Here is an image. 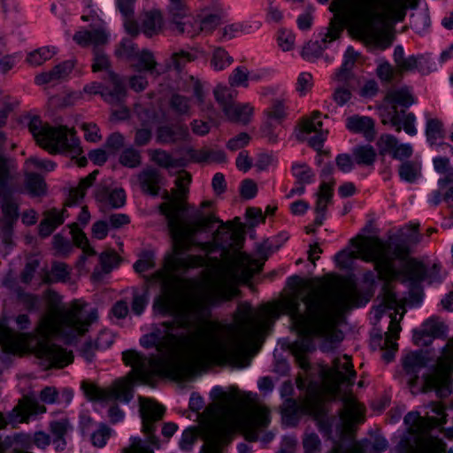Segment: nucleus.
Wrapping results in <instances>:
<instances>
[{
  "mask_svg": "<svg viewBox=\"0 0 453 453\" xmlns=\"http://www.w3.org/2000/svg\"><path fill=\"white\" fill-rule=\"evenodd\" d=\"M217 220L221 225L213 234L212 242L203 243L202 250L207 253L219 250L221 258L213 260L211 265V276L208 280L201 282L192 281L186 286L185 296H181L180 293V279L176 274L187 268L171 271L175 278L172 289L175 296L174 309L163 311L157 307L156 304L164 296L163 286L153 279L155 273L147 280L150 283H157L161 288V294L154 303L155 311L163 314L173 315L180 326L184 328L196 329L202 335L219 343L223 349H226L227 352H232L233 356H237L236 357L241 361L250 363V344L263 330L269 315L255 316L251 313V307L243 303L239 306V314L235 324L220 325L208 319V308L218 302L229 300L238 294L237 284L249 280L254 273L261 270L262 265L257 260L250 258L241 251L242 242L241 233L234 229L230 223H223L219 219ZM211 224L213 222L209 225V227ZM203 229L205 227L201 228V230ZM200 257L202 265L203 258Z\"/></svg>",
  "mask_w": 453,
  "mask_h": 453,
  "instance_id": "1",
  "label": "nucleus"
},
{
  "mask_svg": "<svg viewBox=\"0 0 453 453\" xmlns=\"http://www.w3.org/2000/svg\"><path fill=\"white\" fill-rule=\"evenodd\" d=\"M141 343L146 348L156 347L157 357L148 358L134 350L125 351L123 361L132 370L127 377L112 385L107 392L108 398L129 402L133 397V381L148 383L154 375L182 380L197 367L210 363H228L237 368L249 365L248 361H241L196 329L180 326L176 319L156 326L142 338Z\"/></svg>",
  "mask_w": 453,
  "mask_h": 453,
  "instance_id": "2",
  "label": "nucleus"
},
{
  "mask_svg": "<svg viewBox=\"0 0 453 453\" xmlns=\"http://www.w3.org/2000/svg\"><path fill=\"white\" fill-rule=\"evenodd\" d=\"M354 300L355 291L350 286L330 292L328 285L319 280H299L293 295L282 300L280 311L290 316L298 334L321 337L322 349L330 351L343 338L335 328L336 317Z\"/></svg>",
  "mask_w": 453,
  "mask_h": 453,
  "instance_id": "3",
  "label": "nucleus"
},
{
  "mask_svg": "<svg viewBox=\"0 0 453 453\" xmlns=\"http://www.w3.org/2000/svg\"><path fill=\"white\" fill-rule=\"evenodd\" d=\"M190 181V173L186 171L179 172L175 180L178 191L174 196L165 191L163 198L165 201L158 207L167 220L173 241V254L165 258L164 267L157 271L153 276V279L159 281L164 288V296L156 304L163 311L173 310L175 307V296L172 291L175 278L171 271L201 265L202 258L199 256L182 257L181 255L193 245L192 236L199 229L209 226L211 222L218 221L214 215H205L200 210L191 213L188 211L181 196L188 192L187 186Z\"/></svg>",
  "mask_w": 453,
  "mask_h": 453,
  "instance_id": "4",
  "label": "nucleus"
},
{
  "mask_svg": "<svg viewBox=\"0 0 453 453\" xmlns=\"http://www.w3.org/2000/svg\"><path fill=\"white\" fill-rule=\"evenodd\" d=\"M213 403L206 408L213 419L204 433L203 453H221L234 431H240L246 440L257 441L270 423L269 410L261 404L240 403L232 394L215 388Z\"/></svg>",
  "mask_w": 453,
  "mask_h": 453,
  "instance_id": "5",
  "label": "nucleus"
},
{
  "mask_svg": "<svg viewBox=\"0 0 453 453\" xmlns=\"http://www.w3.org/2000/svg\"><path fill=\"white\" fill-rule=\"evenodd\" d=\"M411 0H333L335 18L351 22L355 35L366 44L384 50L392 43L387 19H402Z\"/></svg>",
  "mask_w": 453,
  "mask_h": 453,
  "instance_id": "6",
  "label": "nucleus"
},
{
  "mask_svg": "<svg viewBox=\"0 0 453 453\" xmlns=\"http://www.w3.org/2000/svg\"><path fill=\"white\" fill-rule=\"evenodd\" d=\"M97 319L96 310L85 311L83 305L73 301L70 307L61 305V298L56 293L48 296V311L41 319L38 330L42 336L59 334L66 338L81 335Z\"/></svg>",
  "mask_w": 453,
  "mask_h": 453,
  "instance_id": "7",
  "label": "nucleus"
},
{
  "mask_svg": "<svg viewBox=\"0 0 453 453\" xmlns=\"http://www.w3.org/2000/svg\"><path fill=\"white\" fill-rule=\"evenodd\" d=\"M356 376L348 356L335 358L332 368L323 372L322 384L319 387L311 385L305 408L314 417L321 431L328 433V418L322 402L334 398L340 391L341 384L352 385Z\"/></svg>",
  "mask_w": 453,
  "mask_h": 453,
  "instance_id": "8",
  "label": "nucleus"
},
{
  "mask_svg": "<svg viewBox=\"0 0 453 453\" xmlns=\"http://www.w3.org/2000/svg\"><path fill=\"white\" fill-rule=\"evenodd\" d=\"M432 411L441 418H422L418 412H410L404 418L408 431L413 439H402L399 453H437L443 448L441 440L429 434L431 428L444 424V408L440 403H432Z\"/></svg>",
  "mask_w": 453,
  "mask_h": 453,
  "instance_id": "9",
  "label": "nucleus"
},
{
  "mask_svg": "<svg viewBox=\"0 0 453 453\" xmlns=\"http://www.w3.org/2000/svg\"><path fill=\"white\" fill-rule=\"evenodd\" d=\"M356 251L342 250L335 256V262L341 268H349L353 259L361 258L374 263L380 277H394L395 271L391 265L389 245L374 236H360L353 240Z\"/></svg>",
  "mask_w": 453,
  "mask_h": 453,
  "instance_id": "10",
  "label": "nucleus"
},
{
  "mask_svg": "<svg viewBox=\"0 0 453 453\" xmlns=\"http://www.w3.org/2000/svg\"><path fill=\"white\" fill-rule=\"evenodd\" d=\"M28 127L36 142L50 153H65L76 158L82 152L73 128L51 127L38 118L32 119Z\"/></svg>",
  "mask_w": 453,
  "mask_h": 453,
  "instance_id": "11",
  "label": "nucleus"
},
{
  "mask_svg": "<svg viewBox=\"0 0 453 453\" xmlns=\"http://www.w3.org/2000/svg\"><path fill=\"white\" fill-rule=\"evenodd\" d=\"M403 313L404 309L398 303L393 290L389 285H385L382 289L381 303L375 310V318L378 319L385 315L389 320V326L388 332L385 334L386 336L383 345L385 350L382 354L383 359L387 362L393 359L395 351L396 350L397 343L395 341L401 330L399 322Z\"/></svg>",
  "mask_w": 453,
  "mask_h": 453,
  "instance_id": "12",
  "label": "nucleus"
},
{
  "mask_svg": "<svg viewBox=\"0 0 453 453\" xmlns=\"http://www.w3.org/2000/svg\"><path fill=\"white\" fill-rule=\"evenodd\" d=\"M453 371V339H449L442 349L434 371L425 376L421 391L434 390L437 396L443 398L451 394Z\"/></svg>",
  "mask_w": 453,
  "mask_h": 453,
  "instance_id": "13",
  "label": "nucleus"
},
{
  "mask_svg": "<svg viewBox=\"0 0 453 453\" xmlns=\"http://www.w3.org/2000/svg\"><path fill=\"white\" fill-rule=\"evenodd\" d=\"M416 99L407 87L393 88L387 91L382 104L379 106L380 116L384 125L389 124L397 132L401 131L400 112L398 106L408 108Z\"/></svg>",
  "mask_w": 453,
  "mask_h": 453,
  "instance_id": "14",
  "label": "nucleus"
},
{
  "mask_svg": "<svg viewBox=\"0 0 453 453\" xmlns=\"http://www.w3.org/2000/svg\"><path fill=\"white\" fill-rule=\"evenodd\" d=\"M391 265L395 271L394 277H380L383 280H390L398 278L400 275L405 280L416 283L423 280L426 275V269L422 262L415 258H407L408 249L403 245H396L391 252Z\"/></svg>",
  "mask_w": 453,
  "mask_h": 453,
  "instance_id": "15",
  "label": "nucleus"
},
{
  "mask_svg": "<svg viewBox=\"0 0 453 453\" xmlns=\"http://www.w3.org/2000/svg\"><path fill=\"white\" fill-rule=\"evenodd\" d=\"M139 401L142 430L148 435L149 442L158 448L157 440L153 435V432L155 430V423L162 418L165 409L150 399L140 397Z\"/></svg>",
  "mask_w": 453,
  "mask_h": 453,
  "instance_id": "16",
  "label": "nucleus"
},
{
  "mask_svg": "<svg viewBox=\"0 0 453 453\" xmlns=\"http://www.w3.org/2000/svg\"><path fill=\"white\" fill-rule=\"evenodd\" d=\"M321 113L314 111L310 118L304 119L302 123L303 139L316 150H320L326 137L327 131L322 128Z\"/></svg>",
  "mask_w": 453,
  "mask_h": 453,
  "instance_id": "17",
  "label": "nucleus"
},
{
  "mask_svg": "<svg viewBox=\"0 0 453 453\" xmlns=\"http://www.w3.org/2000/svg\"><path fill=\"white\" fill-rule=\"evenodd\" d=\"M36 356L45 360L50 367L62 368L73 362V354L61 347L48 342H40L36 348Z\"/></svg>",
  "mask_w": 453,
  "mask_h": 453,
  "instance_id": "18",
  "label": "nucleus"
},
{
  "mask_svg": "<svg viewBox=\"0 0 453 453\" xmlns=\"http://www.w3.org/2000/svg\"><path fill=\"white\" fill-rule=\"evenodd\" d=\"M30 336L26 334L16 333L0 325V344L10 353L21 354L29 348Z\"/></svg>",
  "mask_w": 453,
  "mask_h": 453,
  "instance_id": "19",
  "label": "nucleus"
},
{
  "mask_svg": "<svg viewBox=\"0 0 453 453\" xmlns=\"http://www.w3.org/2000/svg\"><path fill=\"white\" fill-rule=\"evenodd\" d=\"M74 61L67 60L55 65L48 72H42L35 77L37 85H44L51 82H60L65 80L74 68Z\"/></svg>",
  "mask_w": 453,
  "mask_h": 453,
  "instance_id": "20",
  "label": "nucleus"
},
{
  "mask_svg": "<svg viewBox=\"0 0 453 453\" xmlns=\"http://www.w3.org/2000/svg\"><path fill=\"white\" fill-rule=\"evenodd\" d=\"M343 409L341 411V419L344 426H351L361 421L362 407L352 395L344 393L342 396Z\"/></svg>",
  "mask_w": 453,
  "mask_h": 453,
  "instance_id": "21",
  "label": "nucleus"
},
{
  "mask_svg": "<svg viewBox=\"0 0 453 453\" xmlns=\"http://www.w3.org/2000/svg\"><path fill=\"white\" fill-rule=\"evenodd\" d=\"M73 40L82 47L93 46L95 51L107 43L108 35L104 29L99 27L90 31H79L73 35Z\"/></svg>",
  "mask_w": 453,
  "mask_h": 453,
  "instance_id": "22",
  "label": "nucleus"
},
{
  "mask_svg": "<svg viewBox=\"0 0 453 453\" xmlns=\"http://www.w3.org/2000/svg\"><path fill=\"white\" fill-rule=\"evenodd\" d=\"M447 326L438 319L431 318L424 324L422 330L415 334L416 342L419 345H427L431 340L426 337L439 338L444 335Z\"/></svg>",
  "mask_w": 453,
  "mask_h": 453,
  "instance_id": "23",
  "label": "nucleus"
},
{
  "mask_svg": "<svg viewBox=\"0 0 453 453\" xmlns=\"http://www.w3.org/2000/svg\"><path fill=\"white\" fill-rule=\"evenodd\" d=\"M378 145L382 152H389L393 157L398 159L410 157L412 154V148L407 144H399L395 137L390 134L380 136Z\"/></svg>",
  "mask_w": 453,
  "mask_h": 453,
  "instance_id": "24",
  "label": "nucleus"
},
{
  "mask_svg": "<svg viewBox=\"0 0 453 453\" xmlns=\"http://www.w3.org/2000/svg\"><path fill=\"white\" fill-rule=\"evenodd\" d=\"M137 114L142 122V127L138 128L134 135V143L137 146L146 145L151 139V129L155 123L154 114L148 109L141 108L137 111Z\"/></svg>",
  "mask_w": 453,
  "mask_h": 453,
  "instance_id": "25",
  "label": "nucleus"
},
{
  "mask_svg": "<svg viewBox=\"0 0 453 453\" xmlns=\"http://www.w3.org/2000/svg\"><path fill=\"white\" fill-rule=\"evenodd\" d=\"M138 180L144 193L157 196L158 195L159 186L162 184L163 178L157 170L148 167L140 172Z\"/></svg>",
  "mask_w": 453,
  "mask_h": 453,
  "instance_id": "26",
  "label": "nucleus"
},
{
  "mask_svg": "<svg viewBox=\"0 0 453 453\" xmlns=\"http://www.w3.org/2000/svg\"><path fill=\"white\" fill-rule=\"evenodd\" d=\"M46 411L43 405L39 404L36 399L26 396L13 410L19 423H27L30 415L42 414Z\"/></svg>",
  "mask_w": 453,
  "mask_h": 453,
  "instance_id": "27",
  "label": "nucleus"
},
{
  "mask_svg": "<svg viewBox=\"0 0 453 453\" xmlns=\"http://www.w3.org/2000/svg\"><path fill=\"white\" fill-rule=\"evenodd\" d=\"M334 185V181H323L319 187L315 207L317 213L315 224L318 226H320L323 223L327 204L330 203L333 196Z\"/></svg>",
  "mask_w": 453,
  "mask_h": 453,
  "instance_id": "28",
  "label": "nucleus"
},
{
  "mask_svg": "<svg viewBox=\"0 0 453 453\" xmlns=\"http://www.w3.org/2000/svg\"><path fill=\"white\" fill-rule=\"evenodd\" d=\"M108 79L111 82L112 88L111 89H104L101 96L107 103L112 105H119L127 95L124 84L118 75L112 72L108 73Z\"/></svg>",
  "mask_w": 453,
  "mask_h": 453,
  "instance_id": "29",
  "label": "nucleus"
},
{
  "mask_svg": "<svg viewBox=\"0 0 453 453\" xmlns=\"http://www.w3.org/2000/svg\"><path fill=\"white\" fill-rule=\"evenodd\" d=\"M188 129L186 126L161 127L157 132V140L162 143H173L188 139Z\"/></svg>",
  "mask_w": 453,
  "mask_h": 453,
  "instance_id": "30",
  "label": "nucleus"
},
{
  "mask_svg": "<svg viewBox=\"0 0 453 453\" xmlns=\"http://www.w3.org/2000/svg\"><path fill=\"white\" fill-rule=\"evenodd\" d=\"M65 210L61 211L57 209H51L44 212L43 219L39 225V234L42 237L49 236L57 226L64 223V213Z\"/></svg>",
  "mask_w": 453,
  "mask_h": 453,
  "instance_id": "31",
  "label": "nucleus"
},
{
  "mask_svg": "<svg viewBox=\"0 0 453 453\" xmlns=\"http://www.w3.org/2000/svg\"><path fill=\"white\" fill-rule=\"evenodd\" d=\"M141 22L142 32L149 37L158 35L163 29L164 20L159 12H145Z\"/></svg>",
  "mask_w": 453,
  "mask_h": 453,
  "instance_id": "32",
  "label": "nucleus"
},
{
  "mask_svg": "<svg viewBox=\"0 0 453 453\" xmlns=\"http://www.w3.org/2000/svg\"><path fill=\"white\" fill-rule=\"evenodd\" d=\"M347 128L352 132L363 133L367 138L374 136L373 120L366 116H351L347 119Z\"/></svg>",
  "mask_w": 453,
  "mask_h": 453,
  "instance_id": "33",
  "label": "nucleus"
},
{
  "mask_svg": "<svg viewBox=\"0 0 453 453\" xmlns=\"http://www.w3.org/2000/svg\"><path fill=\"white\" fill-rule=\"evenodd\" d=\"M426 365L425 357L421 353L413 352L408 354L403 360V368L407 373L413 375L409 380V385L412 388L418 380L417 372Z\"/></svg>",
  "mask_w": 453,
  "mask_h": 453,
  "instance_id": "34",
  "label": "nucleus"
},
{
  "mask_svg": "<svg viewBox=\"0 0 453 453\" xmlns=\"http://www.w3.org/2000/svg\"><path fill=\"white\" fill-rule=\"evenodd\" d=\"M135 59L137 60L136 66L139 69L144 70L155 77H158L164 72L159 69L153 52L149 50H141Z\"/></svg>",
  "mask_w": 453,
  "mask_h": 453,
  "instance_id": "35",
  "label": "nucleus"
},
{
  "mask_svg": "<svg viewBox=\"0 0 453 453\" xmlns=\"http://www.w3.org/2000/svg\"><path fill=\"white\" fill-rule=\"evenodd\" d=\"M97 173L98 171L92 172L87 177L81 180L78 187L71 188L65 205L71 206L81 200L85 196L87 188L93 184Z\"/></svg>",
  "mask_w": 453,
  "mask_h": 453,
  "instance_id": "36",
  "label": "nucleus"
},
{
  "mask_svg": "<svg viewBox=\"0 0 453 453\" xmlns=\"http://www.w3.org/2000/svg\"><path fill=\"white\" fill-rule=\"evenodd\" d=\"M253 111L254 108L250 104H234L225 115L233 122L247 125L250 121Z\"/></svg>",
  "mask_w": 453,
  "mask_h": 453,
  "instance_id": "37",
  "label": "nucleus"
},
{
  "mask_svg": "<svg viewBox=\"0 0 453 453\" xmlns=\"http://www.w3.org/2000/svg\"><path fill=\"white\" fill-rule=\"evenodd\" d=\"M99 261L101 271L96 269L92 273V279L95 281H99L101 280L102 273H109L111 269L119 264V257L115 251L107 250L100 255Z\"/></svg>",
  "mask_w": 453,
  "mask_h": 453,
  "instance_id": "38",
  "label": "nucleus"
},
{
  "mask_svg": "<svg viewBox=\"0 0 453 453\" xmlns=\"http://www.w3.org/2000/svg\"><path fill=\"white\" fill-rule=\"evenodd\" d=\"M169 109L178 117H188L191 114V101L184 96L173 94L169 99Z\"/></svg>",
  "mask_w": 453,
  "mask_h": 453,
  "instance_id": "39",
  "label": "nucleus"
},
{
  "mask_svg": "<svg viewBox=\"0 0 453 453\" xmlns=\"http://www.w3.org/2000/svg\"><path fill=\"white\" fill-rule=\"evenodd\" d=\"M192 158L199 163H223L226 161V154L221 150L203 148L195 151L192 154Z\"/></svg>",
  "mask_w": 453,
  "mask_h": 453,
  "instance_id": "40",
  "label": "nucleus"
},
{
  "mask_svg": "<svg viewBox=\"0 0 453 453\" xmlns=\"http://www.w3.org/2000/svg\"><path fill=\"white\" fill-rule=\"evenodd\" d=\"M71 234L73 236V242L82 250L83 256L81 257L82 262L87 256L96 255V251L89 245L88 240L85 234L78 227L76 224L71 226Z\"/></svg>",
  "mask_w": 453,
  "mask_h": 453,
  "instance_id": "41",
  "label": "nucleus"
},
{
  "mask_svg": "<svg viewBox=\"0 0 453 453\" xmlns=\"http://www.w3.org/2000/svg\"><path fill=\"white\" fill-rule=\"evenodd\" d=\"M54 55V49L45 46L29 52L27 55L26 62L32 66H40Z\"/></svg>",
  "mask_w": 453,
  "mask_h": 453,
  "instance_id": "42",
  "label": "nucleus"
},
{
  "mask_svg": "<svg viewBox=\"0 0 453 453\" xmlns=\"http://www.w3.org/2000/svg\"><path fill=\"white\" fill-rule=\"evenodd\" d=\"M173 26L174 30L179 34L187 35L189 37H195L201 33L199 17H191V19L187 21H182V19H180Z\"/></svg>",
  "mask_w": 453,
  "mask_h": 453,
  "instance_id": "43",
  "label": "nucleus"
},
{
  "mask_svg": "<svg viewBox=\"0 0 453 453\" xmlns=\"http://www.w3.org/2000/svg\"><path fill=\"white\" fill-rule=\"evenodd\" d=\"M214 96L224 113L229 111L234 104L235 95L228 88L218 86L214 90Z\"/></svg>",
  "mask_w": 453,
  "mask_h": 453,
  "instance_id": "44",
  "label": "nucleus"
},
{
  "mask_svg": "<svg viewBox=\"0 0 453 453\" xmlns=\"http://www.w3.org/2000/svg\"><path fill=\"white\" fill-rule=\"evenodd\" d=\"M376 156L375 150L370 145L358 146L353 150L354 160L358 165H371Z\"/></svg>",
  "mask_w": 453,
  "mask_h": 453,
  "instance_id": "45",
  "label": "nucleus"
},
{
  "mask_svg": "<svg viewBox=\"0 0 453 453\" xmlns=\"http://www.w3.org/2000/svg\"><path fill=\"white\" fill-rule=\"evenodd\" d=\"M168 12L173 25L188 16L185 0H169Z\"/></svg>",
  "mask_w": 453,
  "mask_h": 453,
  "instance_id": "46",
  "label": "nucleus"
},
{
  "mask_svg": "<svg viewBox=\"0 0 453 453\" xmlns=\"http://www.w3.org/2000/svg\"><path fill=\"white\" fill-rule=\"evenodd\" d=\"M119 162L123 166L136 168L142 164L141 153L134 148H127L119 155Z\"/></svg>",
  "mask_w": 453,
  "mask_h": 453,
  "instance_id": "47",
  "label": "nucleus"
},
{
  "mask_svg": "<svg viewBox=\"0 0 453 453\" xmlns=\"http://www.w3.org/2000/svg\"><path fill=\"white\" fill-rule=\"evenodd\" d=\"M426 133L427 139L432 143L442 139L444 136L442 122L438 119H428L426 122Z\"/></svg>",
  "mask_w": 453,
  "mask_h": 453,
  "instance_id": "48",
  "label": "nucleus"
},
{
  "mask_svg": "<svg viewBox=\"0 0 453 453\" xmlns=\"http://www.w3.org/2000/svg\"><path fill=\"white\" fill-rule=\"evenodd\" d=\"M69 271L67 265L64 263H54L50 274L44 278L45 282L67 281L69 280Z\"/></svg>",
  "mask_w": 453,
  "mask_h": 453,
  "instance_id": "49",
  "label": "nucleus"
},
{
  "mask_svg": "<svg viewBox=\"0 0 453 453\" xmlns=\"http://www.w3.org/2000/svg\"><path fill=\"white\" fill-rule=\"evenodd\" d=\"M304 453H319L322 444L319 435L313 432H306L302 440Z\"/></svg>",
  "mask_w": 453,
  "mask_h": 453,
  "instance_id": "50",
  "label": "nucleus"
},
{
  "mask_svg": "<svg viewBox=\"0 0 453 453\" xmlns=\"http://www.w3.org/2000/svg\"><path fill=\"white\" fill-rule=\"evenodd\" d=\"M139 52L140 50L129 40H123L115 50L118 58L128 60L135 59Z\"/></svg>",
  "mask_w": 453,
  "mask_h": 453,
  "instance_id": "51",
  "label": "nucleus"
},
{
  "mask_svg": "<svg viewBox=\"0 0 453 453\" xmlns=\"http://www.w3.org/2000/svg\"><path fill=\"white\" fill-rule=\"evenodd\" d=\"M193 59L194 58L188 51L180 50L174 52L166 62V67L170 68L173 66L175 70L180 71L187 63Z\"/></svg>",
  "mask_w": 453,
  "mask_h": 453,
  "instance_id": "52",
  "label": "nucleus"
},
{
  "mask_svg": "<svg viewBox=\"0 0 453 453\" xmlns=\"http://www.w3.org/2000/svg\"><path fill=\"white\" fill-rule=\"evenodd\" d=\"M233 59L222 48H217L212 54L211 65L217 70H222L229 66Z\"/></svg>",
  "mask_w": 453,
  "mask_h": 453,
  "instance_id": "53",
  "label": "nucleus"
},
{
  "mask_svg": "<svg viewBox=\"0 0 453 453\" xmlns=\"http://www.w3.org/2000/svg\"><path fill=\"white\" fill-rule=\"evenodd\" d=\"M434 168L437 172L446 175L444 180H441V182H452L453 181V168L450 166L449 160L447 157H435L434 159Z\"/></svg>",
  "mask_w": 453,
  "mask_h": 453,
  "instance_id": "54",
  "label": "nucleus"
},
{
  "mask_svg": "<svg viewBox=\"0 0 453 453\" xmlns=\"http://www.w3.org/2000/svg\"><path fill=\"white\" fill-rule=\"evenodd\" d=\"M148 154L150 159L159 166L169 168L174 165L172 157L162 150H150Z\"/></svg>",
  "mask_w": 453,
  "mask_h": 453,
  "instance_id": "55",
  "label": "nucleus"
},
{
  "mask_svg": "<svg viewBox=\"0 0 453 453\" xmlns=\"http://www.w3.org/2000/svg\"><path fill=\"white\" fill-rule=\"evenodd\" d=\"M420 167L418 164L413 162H405L401 165L399 168V174L401 178L407 181H414L419 175Z\"/></svg>",
  "mask_w": 453,
  "mask_h": 453,
  "instance_id": "56",
  "label": "nucleus"
},
{
  "mask_svg": "<svg viewBox=\"0 0 453 453\" xmlns=\"http://www.w3.org/2000/svg\"><path fill=\"white\" fill-rule=\"evenodd\" d=\"M27 187L31 193L39 196L44 192L45 183L38 174L28 173L27 175Z\"/></svg>",
  "mask_w": 453,
  "mask_h": 453,
  "instance_id": "57",
  "label": "nucleus"
},
{
  "mask_svg": "<svg viewBox=\"0 0 453 453\" xmlns=\"http://www.w3.org/2000/svg\"><path fill=\"white\" fill-rule=\"evenodd\" d=\"M322 54V49L318 42H308L301 51L302 57L307 61H312Z\"/></svg>",
  "mask_w": 453,
  "mask_h": 453,
  "instance_id": "58",
  "label": "nucleus"
},
{
  "mask_svg": "<svg viewBox=\"0 0 453 453\" xmlns=\"http://www.w3.org/2000/svg\"><path fill=\"white\" fill-rule=\"evenodd\" d=\"M155 266L154 255L152 252H145L140 256L135 262L134 268L137 273L146 272Z\"/></svg>",
  "mask_w": 453,
  "mask_h": 453,
  "instance_id": "59",
  "label": "nucleus"
},
{
  "mask_svg": "<svg viewBox=\"0 0 453 453\" xmlns=\"http://www.w3.org/2000/svg\"><path fill=\"white\" fill-rule=\"evenodd\" d=\"M84 132L85 139L91 142H97L101 141L102 135L98 127L92 122H83L81 126Z\"/></svg>",
  "mask_w": 453,
  "mask_h": 453,
  "instance_id": "60",
  "label": "nucleus"
},
{
  "mask_svg": "<svg viewBox=\"0 0 453 453\" xmlns=\"http://www.w3.org/2000/svg\"><path fill=\"white\" fill-rule=\"evenodd\" d=\"M221 22L219 14H209L203 19H199L201 32H212Z\"/></svg>",
  "mask_w": 453,
  "mask_h": 453,
  "instance_id": "61",
  "label": "nucleus"
},
{
  "mask_svg": "<svg viewBox=\"0 0 453 453\" xmlns=\"http://www.w3.org/2000/svg\"><path fill=\"white\" fill-rule=\"evenodd\" d=\"M357 58V54L353 50L349 49L346 51L344 63L342 65V69L337 73V78L340 81H343L347 78V75H348L347 73L353 67Z\"/></svg>",
  "mask_w": 453,
  "mask_h": 453,
  "instance_id": "62",
  "label": "nucleus"
},
{
  "mask_svg": "<svg viewBox=\"0 0 453 453\" xmlns=\"http://www.w3.org/2000/svg\"><path fill=\"white\" fill-rule=\"evenodd\" d=\"M296 36L286 30H280L278 36V44L283 51H289L294 49Z\"/></svg>",
  "mask_w": 453,
  "mask_h": 453,
  "instance_id": "63",
  "label": "nucleus"
},
{
  "mask_svg": "<svg viewBox=\"0 0 453 453\" xmlns=\"http://www.w3.org/2000/svg\"><path fill=\"white\" fill-rule=\"evenodd\" d=\"M124 453H153V450L148 445V441L135 438L130 447L124 449Z\"/></svg>",
  "mask_w": 453,
  "mask_h": 453,
  "instance_id": "64",
  "label": "nucleus"
}]
</instances>
